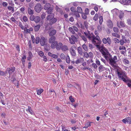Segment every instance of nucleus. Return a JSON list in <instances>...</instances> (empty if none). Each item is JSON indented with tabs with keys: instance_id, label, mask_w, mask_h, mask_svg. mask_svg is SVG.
<instances>
[{
	"instance_id": "1",
	"label": "nucleus",
	"mask_w": 131,
	"mask_h": 131,
	"mask_svg": "<svg viewBox=\"0 0 131 131\" xmlns=\"http://www.w3.org/2000/svg\"><path fill=\"white\" fill-rule=\"evenodd\" d=\"M121 80L127 85L128 83H131V80L128 77L126 74L124 73H122V75L121 78Z\"/></svg>"
},
{
	"instance_id": "2",
	"label": "nucleus",
	"mask_w": 131,
	"mask_h": 131,
	"mask_svg": "<svg viewBox=\"0 0 131 131\" xmlns=\"http://www.w3.org/2000/svg\"><path fill=\"white\" fill-rule=\"evenodd\" d=\"M97 48L99 49V50H100V51L104 56H105L107 54V53H108V50L103 46V45L101 46V47L100 46V47H98Z\"/></svg>"
},
{
	"instance_id": "3",
	"label": "nucleus",
	"mask_w": 131,
	"mask_h": 131,
	"mask_svg": "<svg viewBox=\"0 0 131 131\" xmlns=\"http://www.w3.org/2000/svg\"><path fill=\"white\" fill-rule=\"evenodd\" d=\"M109 63H116L117 61V58L116 56H115L113 58L111 56L109 58Z\"/></svg>"
},
{
	"instance_id": "4",
	"label": "nucleus",
	"mask_w": 131,
	"mask_h": 131,
	"mask_svg": "<svg viewBox=\"0 0 131 131\" xmlns=\"http://www.w3.org/2000/svg\"><path fill=\"white\" fill-rule=\"evenodd\" d=\"M34 9L36 12L39 13L42 9L41 5L40 3L37 4L35 7Z\"/></svg>"
},
{
	"instance_id": "5",
	"label": "nucleus",
	"mask_w": 131,
	"mask_h": 131,
	"mask_svg": "<svg viewBox=\"0 0 131 131\" xmlns=\"http://www.w3.org/2000/svg\"><path fill=\"white\" fill-rule=\"evenodd\" d=\"M57 20V19L55 17H53L52 18L49 20V23L47 24V25H51L56 23Z\"/></svg>"
},
{
	"instance_id": "6",
	"label": "nucleus",
	"mask_w": 131,
	"mask_h": 131,
	"mask_svg": "<svg viewBox=\"0 0 131 131\" xmlns=\"http://www.w3.org/2000/svg\"><path fill=\"white\" fill-rule=\"evenodd\" d=\"M76 37L74 35H72L71 36V37L69 38V40L70 41L71 43L74 44L75 43V41L77 39Z\"/></svg>"
},
{
	"instance_id": "7",
	"label": "nucleus",
	"mask_w": 131,
	"mask_h": 131,
	"mask_svg": "<svg viewBox=\"0 0 131 131\" xmlns=\"http://www.w3.org/2000/svg\"><path fill=\"white\" fill-rule=\"evenodd\" d=\"M15 68L14 67H12L10 68H7V71H8V73L9 77L10 75L12 74L15 71Z\"/></svg>"
},
{
	"instance_id": "8",
	"label": "nucleus",
	"mask_w": 131,
	"mask_h": 131,
	"mask_svg": "<svg viewBox=\"0 0 131 131\" xmlns=\"http://www.w3.org/2000/svg\"><path fill=\"white\" fill-rule=\"evenodd\" d=\"M107 24L108 27L110 28H112L113 27V23L112 21L110 19L107 20Z\"/></svg>"
},
{
	"instance_id": "9",
	"label": "nucleus",
	"mask_w": 131,
	"mask_h": 131,
	"mask_svg": "<svg viewBox=\"0 0 131 131\" xmlns=\"http://www.w3.org/2000/svg\"><path fill=\"white\" fill-rule=\"evenodd\" d=\"M46 39L43 37H42L40 39V43L42 46H44L45 45L46 43Z\"/></svg>"
},
{
	"instance_id": "10",
	"label": "nucleus",
	"mask_w": 131,
	"mask_h": 131,
	"mask_svg": "<svg viewBox=\"0 0 131 131\" xmlns=\"http://www.w3.org/2000/svg\"><path fill=\"white\" fill-rule=\"evenodd\" d=\"M63 45V44L61 42H58L57 45L56 47V49L58 50H60L62 48V47Z\"/></svg>"
},
{
	"instance_id": "11",
	"label": "nucleus",
	"mask_w": 131,
	"mask_h": 131,
	"mask_svg": "<svg viewBox=\"0 0 131 131\" xmlns=\"http://www.w3.org/2000/svg\"><path fill=\"white\" fill-rule=\"evenodd\" d=\"M57 32L56 30L55 29H53L51 30L50 32L49 33V35L50 36H54V35Z\"/></svg>"
},
{
	"instance_id": "12",
	"label": "nucleus",
	"mask_w": 131,
	"mask_h": 131,
	"mask_svg": "<svg viewBox=\"0 0 131 131\" xmlns=\"http://www.w3.org/2000/svg\"><path fill=\"white\" fill-rule=\"evenodd\" d=\"M58 42L57 41H55L52 42L51 43V47L52 48L54 49L56 48L57 44Z\"/></svg>"
},
{
	"instance_id": "13",
	"label": "nucleus",
	"mask_w": 131,
	"mask_h": 131,
	"mask_svg": "<svg viewBox=\"0 0 131 131\" xmlns=\"http://www.w3.org/2000/svg\"><path fill=\"white\" fill-rule=\"evenodd\" d=\"M51 37L49 40V42L50 43H51L55 41L56 38L54 36H51Z\"/></svg>"
},
{
	"instance_id": "14",
	"label": "nucleus",
	"mask_w": 131,
	"mask_h": 131,
	"mask_svg": "<svg viewBox=\"0 0 131 131\" xmlns=\"http://www.w3.org/2000/svg\"><path fill=\"white\" fill-rule=\"evenodd\" d=\"M41 25L40 24L37 25L35 26L34 27V30L35 31L37 32L39 30L41 26Z\"/></svg>"
},
{
	"instance_id": "15",
	"label": "nucleus",
	"mask_w": 131,
	"mask_h": 131,
	"mask_svg": "<svg viewBox=\"0 0 131 131\" xmlns=\"http://www.w3.org/2000/svg\"><path fill=\"white\" fill-rule=\"evenodd\" d=\"M54 14H50L47 16V20L49 21L54 17Z\"/></svg>"
},
{
	"instance_id": "16",
	"label": "nucleus",
	"mask_w": 131,
	"mask_h": 131,
	"mask_svg": "<svg viewBox=\"0 0 131 131\" xmlns=\"http://www.w3.org/2000/svg\"><path fill=\"white\" fill-rule=\"evenodd\" d=\"M40 20V18L39 16H35V19L34 21L36 23H37L39 22Z\"/></svg>"
},
{
	"instance_id": "17",
	"label": "nucleus",
	"mask_w": 131,
	"mask_h": 131,
	"mask_svg": "<svg viewBox=\"0 0 131 131\" xmlns=\"http://www.w3.org/2000/svg\"><path fill=\"white\" fill-rule=\"evenodd\" d=\"M84 61V59L83 58H80L78 59L75 62V63L76 64H78L79 63L82 62V61Z\"/></svg>"
},
{
	"instance_id": "18",
	"label": "nucleus",
	"mask_w": 131,
	"mask_h": 131,
	"mask_svg": "<svg viewBox=\"0 0 131 131\" xmlns=\"http://www.w3.org/2000/svg\"><path fill=\"white\" fill-rule=\"evenodd\" d=\"M100 72H101L105 70V68L103 65H100L98 68Z\"/></svg>"
},
{
	"instance_id": "19",
	"label": "nucleus",
	"mask_w": 131,
	"mask_h": 131,
	"mask_svg": "<svg viewBox=\"0 0 131 131\" xmlns=\"http://www.w3.org/2000/svg\"><path fill=\"white\" fill-rule=\"evenodd\" d=\"M51 4L49 3H47L44 6V8L45 10H47L50 7Z\"/></svg>"
},
{
	"instance_id": "20",
	"label": "nucleus",
	"mask_w": 131,
	"mask_h": 131,
	"mask_svg": "<svg viewBox=\"0 0 131 131\" xmlns=\"http://www.w3.org/2000/svg\"><path fill=\"white\" fill-rule=\"evenodd\" d=\"M47 11L46 12L48 13V14H53L52 13L53 9L51 7H50V8L46 10Z\"/></svg>"
},
{
	"instance_id": "21",
	"label": "nucleus",
	"mask_w": 131,
	"mask_h": 131,
	"mask_svg": "<svg viewBox=\"0 0 131 131\" xmlns=\"http://www.w3.org/2000/svg\"><path fill=\"white\" fill-rule=\"evenodd\" d=\"M12 81L14 84L17 83V81L16 80L15 77L14 76H13L11 78Z\"/></svg>"
},
{
	"instance_id": "22",
	"label": "nucleus",
	"mask_w": 131,
	"mask_h": 131,
	"mask_svg": "<svg viewBox=\"0 0 131 131\" xmlns=\"http://www.w3.org/2000/svg\"><path fill=\"white\" fill-rule=\"evenodd\" d=\"M78 50L79 53L82 55L83 54V51L81 47H79L78 48Z\"/></svg>"
},
{
	"instance_id": "23",
	"label": "nucleus",
	"mask_w": 131,
	"mask_h": 131,
	"mask_svg": "<svg viewBox=\"0 0 131 131\" xmlns=\"http://www.w3.org/2000/svg\"><path fill=\"white\" fill-rule=\"evenodd\" d=\"M61 49L62 51H66L67 50H68V48L66 45L63 46V45Z\"/></svg>"
},
{
	"instance_id": "24",
	"label": "nucleus",
	"mask_w": 131,
	"mask_h": 131,
	"mask_svg": "<svg viewBox=\"0 0 131 131\" xmlns=\"http://www.w3.org/2000/svg\"><path fill=\"white\" fill-rule=\"evenodd\" d=\"M28 14L29 15H32L33 14V10H32L30 8H28Z\"/></svg>"
},
{
	"instance_id": "25",
	"label": "nucleus",
	"mask_w": 131,
	"mask_h": 131,
	"mask_svg": "<svg viewBox=\"0 0 131 131\" xmlns=\"http://www.w3.org/2000/svg\"><path fill=\"white\" fill-rule=\"evenodd\" d=\"M106 44L107 43L109 45H110L111 43V39L110 38L107 37V39H106Z\"/></svg>"
},
{
	"instance_id": "26",
	"label": "nucleus",
	"mask_w": 131,
	"mask_h": 131,
	"mask_svg": "<svg viewBox=\"0 0 131 131\" xmlns=\"http://www.w3.org/2000/svg\"><path fill=\"white\" fill-rule=\"evenodd\" d=\"M82 47L84 50L85 51H88V47L85 44H84L82 46Z\"/></svg>"
},
{
	"instance_id": "27",
	"label": "nucleus",
	"mask_w": 131,
	"mask_h": 131,
	"mask_svg": "<svg viewBox=\"0 0 131 131\" xmlns=\"http://www.w3.org/2000/svg\"><path fill=\"white\" fill-rule=\"evenodd\" d=\"M93 123V122H87V123L85 124V126L84 128H87L88 127L91 126V124Z\"/></svg>"
},
{
	"instance_id": "28",
	"label": "nucleus",
	"mask_w": 131,
	"mask_h": 131,
	"mask_svg": "<svg viewBox=\"0 0 131 131\" xmlns=\"http://www.w3.org/2000/svg\"><path fill=\"white\" fill-rule=\"evenodd\" d=\"M28 54L29 56L27 58V59L28 60H30L32 58V54L31 52L30 51L29 52Z\"/></svg>"
},
{
	"instance_id": "29",
	"label": "nucleus",
	"mask_w": 131,
	"mask_h": 131,
	"mask_svg": "<svg viewBox=\"0 0 131 131\" xmlns=\"http://www.w3.org/2000/svg\"><path fill=\"white\" fill-rule=\"evenodd\" d=\"M43 90L42 89H40L37 91V94L38 95H40L43 91Z\"/></svg>"
},
{
	"instance_id": "30",
	"label": "nucleus",
	"mask_w": 131,
	"mask_h": 131,
	"mask_svg": "<svg viewBox=\"0 0 131 131\" xmlns=\"http://www.w3.org/2000/svg\"><path fill=\"white\" fill-rule=\"evenodd\" d=\"M82 17L83 19H86L87 18L86 14L84 13H82Z\"/></svg>"
},
{
	"instance_id": "31",
	"label": "nucleus",
	"mask_w": 131,
	"mask_h": 131,
	"mask_svg": "<svg viewBox=\"0 0 131 131\" xmlns=\"http://www.w3.org/2000/svg\"><path fill=\"white\" fill-rule=\"evenodd\" d=\"M69 31L72 34H75V32L74 31L73 28L70 27L69 28Z\"/></svg>"
},
{
	"instance_id": "32",
	"label": "nucleus",
	"mask_w": 131,
	"mask_h": 131,
	"mask_svg": "<svg viewBox=\"0 0 131 131\" xmlns=\"http://www.w3.org/2000/svg\"><path fill=\"white\" fill-rule=\"evenodd\" d=\"M77 11L80 13H82V10L81 7H78L77 8Z\"/></svg>"
},
{
	"instance_id": "33",
	"label": "nucleus",
	"mask_w": 131,
	"mask_h": 131,
	"mask_svg": "<svg viewBox=\"0 0 131 131\" xmlns=\"http://www.w3.org/2000/svg\"><path fill=\"white\" fill-rule=\"evenodd\" d=\"M60 57L62 59H65L66 58V56L63 53L61 54Z\"/></svg>"
},
{
	"instance_id": "34",
	"label": "nucleus",
	"mask_w": 131,
	"mask_h": 131,
	"mask_svg": "<svg viewBox=\"0 0 131 131\" xmlns=\"http://www.w3.org/2000/svg\"><path fill=\"white\" fill-rule=\"evenodd\" d=\"M124 15V13L121 12L119 16V17L120 19L122 20V18L123 17Z\"/></svg>"
},
{
	"instance_id": "35",
	"label": "nucleus",
	"mask_w": 131,
	"mask_h": 131,
	"mask_svg": "<svg viewBox=\"0 0 131 131\" xmlns=\"http://www.w3.org/2000/svg\"><path fill=\"white\" fill-rule=\"evenodd\" d=\"M70 58L68 55L67 56L66 59V62L68 63H70Z\"/></svg>"
},
{
	"instance_id": "36",
	"label": "nucleus",
	"mask_w": 131,
	"mask_h": 131,
	"mask_svg": "<svg viewBox=\"0 0 131 131\" xmlns=\"http://www.w3.org/2000/svg\"><path fill=\"white\" fill-rule=\"evenodd\" d=\"M99 23L100 25H101L103 21V17L102 16H100L99 17Z\"/></svg>"
},
{
	"instance_id": "37",
	"label": "nucleus",
	"mask_w": 131,
	"mask_h": 131,
	"mask_svg": "<svg viewBox=\"0 0 131 131\" xmlns=\"http://www.w3.org/2000/svg\"><path fill=\"white\" fill-rule=\"evenodd\" d=\"M112 35L118 38H119L120 37V36L118 34L115 33H112Z\"/></svg>"
},
{
	"instance_id": "38",
	"label": "nucleus",
	"mask_w": 131,
	"mask_h": 131,
	"mask_svg": "<svg viewBox=\"0 0 131 131\" xmlns=\"http://www.w3.org/2000/svg\"><path fill=\"white\" fill-rule=\"evenodd\" d=\"M83 54L84 56L86 58H88L89 57V55L88 53L86 52H83Z\"/></svg>"
},
{
	"instance_id": "39",
	"label": "nucleus",
	"mask_w": 131,
	"mask_h": 131,
	"mask_svg": "<svg viewBox=\"0 0 131 131\" xmlns=\"http://www.w3.org/2000/svg\"><path fill=\"white\" fill-rule=\"evenodd\" d=\"M35 16L34 15H31V16L30 17V19L31 21H34L35 19Z\"/></svg>"
},
{
	"instance_id": "40",
	"label": "nucleus",
	"mask_w": 131,
	"mask_h": 131,
	"mask_svg": "<svg viewBox=\"0 0 131 131\" xmlns=\"http://www.w3.org/2000/svg\"><path fill=\"white\" fill-rule=\"evenodd\" d=\"M69 99L71 102H74L75 101L74 99L71 95L69 97Z\"/></svg>"
},
{
	"instance_id": "41",
	"label": "nucleus",
	"mask_w": 131,
	"mask_h": 131,
	"mask_svg": "<svg viewBox=\"0 0 131 131\" xmlns=\"http://www.w3.org/2000/svg\"><path fill=\"white\" fill-rule=\"evenodd\" d=\"M117 74H118V77L120 78H121V77L122 75V73H121L120 72L118 71V69H117L116 71Z\"/></svg>"
},
{
	"instance_id": "42",
	"label": "nucleus",
	"mask_w": 131,
	"mask_h": 131,
	"mask_svg": "<svg viewBox=\"0 0 131 131\" xmlns=\"http://www.w3.org/2000/svg\"><path fill=\"white\" fill-rule=\"evenodd\" d=\"M40 41V39L39 37H36L35 40V42L37 44L39 43Z\"/></svg>"
},
{
	"instance_id": "43",
	"label": "nucleus",
	"mask_w": 131,
	"mask_h": 131,
	"mask_svg": "<svg viewBox=\"0 0 131 131\" xmlns=\"http://www.w3.org/2000/svg\"><path fill=\"white\" fill-rule=\"evenodd\" d=\"M71 52L72 56H75L76 54L75 50L73 49H72L71 51Z\"/></svg>"
},
{
	"instance_id": "44",
	"label": "nucleus",
	"mask_w": 131,
	"mask_h": 131,
	"mask_svg": "<svg viewBox=\"0 0 131 131\" xmlns=\"http://www.w3.org/2000/svg\"><path fill=\"white\" fill-rule=\"evenodd\" d=\"M131 2V0H128L125 3L124 5H130Z\"/></svg>"
},
{
	"instance_id": "45",
	"label": "nucleus",
	"mask_w": 131,
	"mask_h": 131,
	"mask_svg": "<svg viewBox=\"0 0 131 131\" xmlns=\"http://www.w3.org/2000/svg\"><path fill=\"white\" fill-rule=\"evenodd\" d=\"M120 25L121 26L123 27H125V25L123 22L121 21H120Z\"/></svg>"
},
{
	"instance_id": "46",
	"label": "nucleus",
	"mask_w": 131,
	"mask_h": 131,
	"mask_svg": "<svg viewBox=\"0 0 131 131\" xmlns=\"http://www.w3.org/2000/svg\"><path fill=\"white\" fill-rule=\"evenodd\" d=\"M114 31L116 33H118V29L117 27H114L113 28Z\"/></svg>"
},
{
	"instance_id": "47",
	"label": "nucleus",
	"mask_w": 131,
	"mask_h": 131,
	"mask_svg": "<svg viewBox=\"0 0 131 131\" xmlns=\"http://www.w3.org/2000/svg\"><path fill=\"white\" fill-rule=\"evenodd\" d=\"M26 56L25 55H24L22 58L21 60L22 62H25V60L26 59Z\"/></svg>"
},
{
	"instance_id": "48",
	"label": "nucleus",
	"mask_w": 131,
	"mask_h": 131,
	"mask_svg": "<svg viewBox=\"0 0 131 131\" xmlns=\"http://www.w3.org/2000/svg\"><path fill=\"white\" fill-rule=\"evenodd\" d=\"M113 40L116 43H118L119 42V40L116 38H114L113 39Z\"/></svg>"
},
{
	"instance_id": "49",
	"label": "nucleus",
	"mask_w": 131,
	"mask_h": 131,
	"mask_svg": "<svg viewBox=\"0 0 131 131\" xmlns=\"http://www.w3.org/2000/svg\"><path fill=\"white\" fill-rule=\"evenodd\" d=\"M24 30L26 32V34L30 33V31L28 29H27V28L25 27Z\"/></svg>"
},
{
	"instance_id": "50",
	"label": "nucleus",
	"mask_w": 131,
	"mask_h": 131,
	"mask_svg": "<svg viewBox=\"0 0 131 131\" xmlns=\"http://www.w3.org/2000/svg\"><path fill=\"white\" fill-rule=\"evenodd\" d=\"M84 24L85 27L87 29L88 27V23L86 21H85L84 22Z\"/></svg>"
},
{
	"instance_id": "51",
	"label": "nucleus",
	"mask_w": 131,
	"mask_h": 131,
	"mask_svg": "<svg viewBox=\"0 0 131 131\" xmlns=\"http://www.w3.org/2000/svg\"><path fill=\"white\" fill-rule=\"evenodd\" d=\"M44 48L45 50L46 51H49L50 49V47L49 46L48 47L46 45H45Z\"/></svg>"
},
{
	"instance_id": "52",
	"label": "nucleus",
	"mask_w": 131,
	"mask_h": 131,
	"mask_svg": "<svg viewBox=\"0 0 131 131\" xmlns=\"http://www.w3.org/2000/svg\"><path fill=\"white\" fill-rule=\"evenodd\" d=\"M0 75L2 76H5V72L0 70Z\"/></svg>"
},
{
	"instance_id": "53",
	"label": "nucleus",
	"mask_w": 131,
	"mask_h": 131,
	"mask_svg": "<svg viewBox=\"0 0 131 131\" xmlns=\"http://www.w3.org/2000/svg\"><path fill=\"white\" fill-rule=\"evenodd\" d=\"M127 123H128L129 124H131V118L129 117L127 118Z\"/></svg>"
},
{
	"instance_id": "54",
	"label": "nucleus",
	"mask_w": 131,
	"mask_h": 131,
	"mask_svg": "<svg viewBox=\"0 0 131 131\" xmlns=\"http://www.w3.org/2000/svg\"><path fill=\"white\" fill-rule=\"evenodd\" d=\"M91 66L95 69L97 68V66L96 65V64L95 63H93L92 64Z\"/></svg>"
},
{
	"instance_id": "55",
	"label": "nucleus",
	"mask_w": 131,
	"mask_h": 131,
	"mask_svg": "<svg viewBox=\"0 0 131 131\" xmlns=\"http://www.w3.org/2000/svg\"><path fill=\"white\" fill-rule=\"evenodd\" d=\"M51 57L52 58L54 59L57 58L58 57V56L55 54H52V55H51Z\"/></svg>"
},
{
	"instance_id": "56",
	"label": "nucleus",
	"mask_w": 131,
	"mask_h": 131,
	"mask_svg": "<svg viewBox=\"0 0 131 131\" xmlns=\"http://www.w3.org/2000/svg\"><path fill=\"white\" fill-rule=\"evenodd\" d=\"M85 14L88 15L89 13V10L88 8H86L85 10Z\"/></svg>"
},
{
	"instance_id": "57",
	"label": "nucleus",
	"mask_w": 131,
	"mask_h": 131,
	"mask_svg": "<svg viewBox=\"0 0 131 131\" xmlns=\"http://www.w3.org/2000/svg\"><path fill=\"white\" fill-rule=\"evenodd\" d=\"M39 54L40 56L42 57L43 56L44 54L43 52L42 51H40L39 52Z\"/></svg>"
},
{
	"instance_id": "58",
	"label": "nucleus",
	"mask_w": 131,
	"mask_h": 131,
	"mask_svg": "<svg viewBox=\"0 0 131 131\" xmlns=\"http://www.w3.org/2000/svg\"><path fill=\"white\" fill-rule=\"evenodd\" d=\"M19 26L22 29H24V26L22 25V23L21 22H20L19 23Z\"/></svg>"
},
{
	"instance_id": "59",
	"label": "nucleus",
	"mask_w": 131,
	"mask_h": 131,
	"mask_svg": "<svg viewBox=\"0 0 131 131\" xmlns=\"http://www.w3.org/2000/svg\"><path fill=\"white\" fill-rule=\"evenodd\" d=\"M23 19L24 21L25 22H26L27 21V17L25 16H23Z\"/></svg>"
},
{
	"instance_id": "60",
	"label": "nucleus",
	"mask_w": 131,
	"mask_h": 131,
	"mask_svg": "<svg viewBox=\"0 0 131 131\" xmlns=\"http://www.w3.org/2000/svg\"><path fill=\"white\" fill-rule=\"evenodd\" d=\"M31 39L32 40V42L33 43H34L35 42V38L34 36L33 35H31Z\"/></svg>"
},
{
	"instance_id": "61",
	"label": "nucleus",
	"mask_w": 131,
	"mask_h": 131,
	"mask_svg": "<svg viewBox=\"0 0 131 131\" xmlns=\"http://www.w3.org/2000/svg\"><path fill=\"white\" fill-rule=\"evenodd\" d=\"M106 38H104L102 40V42L104 44H106Z\"/></svg>"
},
{
	"instance_id": "62",
	"label": "nucleus",
	"mask_w": 131,
	"mask_h": 131,
	"mask_svg": "<svg viewBox=\"0 0 131 131\" xmlns=\"http://www.w3.org/2000/svg\"><path fill=\"white\" fill-rule=\"evenodd\" d=\"M62 131H70L68 130L67 129H66V128L64 126H62Z\"/></svg>"
},
{
	"instance_id": "63",
	"label": "nucleus",
	"mask_w": 131,
	"mask_h": 131,
	"mask_svg": "<svg viewBox=\"0 0 131 131\" xmlns=\"http://www.w3.org/2000/svg\"><path fill=\"white\" fill-rule=\"evenodd\" d=\"M7 3L5 2H4L2 3V5L4 7H6L7 5Z\"/></svg>"
},
{
	"instance_id": "64",
	"label": "nucleus",
	"mask_w": 131,
	"mask_h": 131,
	"mask_svg": "<svg viewBox=\"0 0 131 131\" xmlns=\"http://www.w3.org/2000/svg\"><path fill=\"white\" fill-rule=\"evenodd\" d=\"M127 21L128 24L130 25H131V20L128 19L127 20Z\"/></svg>"
}]
</instances>
